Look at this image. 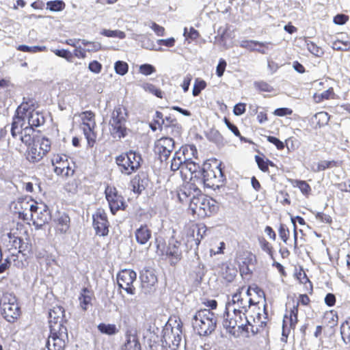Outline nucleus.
I'll list each match as a JSON object with an SVG mask.
<instances>
[{
    "label": "nucleus",
    "mask_w": 350,
    "mask_h": 350,
    "mask_svg": "<svg viewBox=\"0 0 350 350\" xmlns=\"http://www.w3.org/2000/svg\"><path fill=\"white\" fill-rule=\"evenodd\" d=\"M338 166V162L336 161H321L318 163L315 172H320L325 170L328 168H332Z\"/></svg>",
    "instance_id": "nucleus-57"
},
{
    "label": "nucleus",
    "mask_w": 350,
    "mask_h": 350,
    "mask_svg": "<svg viewBox=\"0 0 350 350\" xmlns=\"http://www.w3.org/2000/svg\"><path fill=\"white\" fill-rule=\"evenodd\" d=\"M189 185H183L178 193V197L180 202H187L189 198L193 197V193L190 191Z\"/></svg>",
    "instance_id": "nucleus-55"
},
{
    "label": "nucleus",
    "mask_w": 350,
    "mask_h": 350,
    "mask_svg": "<svg viewBox=\"0 0 350 350\" xmlns=\"http://www.w3.org/2000/svg\"><path fill=\"white\" fill-rule=\"evenodd\" d=\"M246 318L245 312L226 306L223 322L224 327L230 335L234 337H240L242 332L244 331L243 326Z\"/></svg>",
    "instance_id": "nucleus-6"
},
{
    "label": "nucleus",
    "mask_w": 350,
    "mask_h": 350,
    "mask_svg": "<svg viewBox=\"0 0 350 350\" xmlns=\"http://www.w3.org/2000/svg\"><path fill=\"white\" fill-rule=\"evenodd\" d=\"M53 53L58 57H63L68 62H72L73 59L72 53L66 49H56Z\"/></svg>",
    "instance_id": "nucleus-63"
},
{
    "label": "nucleus",
    "mask_w": 350,
    "mask_h": 350,
    "mask_svg": "<svg viewBox=\"0 0 350 350\" xmlns=\"http://www.w3.org/2000/svg\"><path fill=\"white\" fill-rule=\"evenodd\" d=\"M338 321V315L336 311L331 310L327 311L323 316V323L325 326L331 328L337 325Z\"/></svg>",
    "instance_id": "nucleus-34"
},
{
    "label": "nucleus",
    "mask_w": 350,
    "mask_h": 350,
    "mask_svg": "<svg viewBox=\"0 0 350 350\" xmlns=\"http://www.w3.org/2000/svg\"><path fill=\"white\" fill-rule=\"evenodd\" d=\"M51 164L53 172L57 176L69 177L75 174V163L68 160L66 154H53L51 157Z\"/></svg>",
    "instance_id": "nucleus-11"
},
{
    "label": "nucleus",
    "mask_w": 350,
    "mask_h": 350,
    "mask_svg": "<svg viewBox=\"0 0 350 350\" xmlns=\"http://www.w3.org/2000/svg\"><path fill=\"white\" fill-rule=\"evenodd\" d=\"M65 318V310L62 306H55L50 310L49 312V323L50 329L55 327L56 329L66 327L64 325Z\"/></svg>",
    "instance_id": "nucleus-22"
},
{
    "label": "nucleus",
    "mask_w": 350,
    "mask_h": 350,
    "mask_svg": "<svg viewBox=\"0 0 350 350\" xmlns=\"http://www.w3.org/2000/svg\"><path fill=\"white\" fill-rule=\"evenodd\" d=\"M185 179L189 180V181L185 184V185H189V187H190V191L193 193V198L196 197V195H198L201 193V190L200 189L199 186H204V183H198V179H201L200 177L193 178L192 176H188V174H185Z\"/></svg>",
    "instance_id": "nucleus-38"
},
{
    "label": "nucleus",
    "mask_w": 350,
    "mask_h": 350,
    "mask_svg": "<svg viewBox=\"0 0 350 350\" xmlns=\"http://www.w3.org/2000/svg\"><path fill=\"white\" fill-rule=\"evenodd\" d=\"M191 153L192 156L198 154L197 150L194 145H185L180 147V148L174 153L170 165V169L172 171H177L182 170L184 166L185 162L187 160H189L188 158V154Z\"/></svg>",
    "instance_id": "nucleus-16"
},
{
    "label": "nucleus",
    "mask_w": 350,
    "mask_h": 350,
    "mask_svg": "<svg viewBox=\"0 0 350 350\" xmlns=\"http://www.w3.org/2000/svg\"><path fill=\"white\" fill-rule=\"evenodd\" d=\"M140 280L144 288H150L157 283V277L150 269H144L140 273Z\"/></svg>",
    "instance_id": "nucleus-27"
},
{
    "label": "nucleus",
    "mask_w": 350,
    "mask_h": 350,
    "mask_svg": "<svg viewBox=\"0 0 350 350\" xmlns=\"http://www.w3.org/2000/svg\"><path fill=\"white\" fill-rule=\"evenodd\" d=\"M278 234L281 240L287 243L290 238V230L287 226L284 224H280L278 228Z\"/></svg>",
    "instance_id": "nucleus-54"
},
{
    "label": "nucleus",
    "mask_w": 350,
    "mask_h": 350,
    "mask_svg": "<svg viewBox=\"0 0 350 350\" xmlns=\"http://www.w3.org/2000/svg\"><path fill=\"white\" fill-rule=\"evenodd\" d=\"M94 298V292L84 287L81 289L79 296V306L83 311H86L89 306L92 305V301Z\"/></svg>",
    "instance_id": "nucleus-29"
},
{
    "label": "nucleus",
    "mask_w": 350,
    "mask_h": 350,
    "mask_svg": "<svg viewBox=\"0 0 350 350\" xmlns=\"http://www.w3.org/2000/svg\"><path fill=\"white\" fill-rule=\"evenodd\" d=\"M255 161L257 163L258 168L263 172H269V167H275V163L266 158L265 156L262 154V155H256L255 156Z\"/></svg>",
    "instance_id": "nucleus-37"
},
{
    "label": "nucleus",
    "mask_w": 350,
    "mask_h": 350,
    "mask_svg": "<svg viewBox=\"0 0 350 350\" xmlns=\"http://www.w3.org/2000/svg\"><path fill=\"white\" fill-rule=\"evenodd\" d=\"M289 181L294 187L299 188L304 196H308L311 193V187L306 181L297 179H291Z\"/></svg>",
    "instance_id": "nucleus-39"
},
{
    "label": "nucleus",
    "mask_w": 350,
    "mask_h": 350,
    "mask_svg": "<svg viewBox=\"0 0 350 350\" xmlns=\"http://www.w3.org/2000/svg\"><path fill=\"white\" fill-rule=\"evenodd\" d=\"M16 49L19 51L22 52H27V53H37L43 51L45 49L44 46H28L27 45H19L17 46Z\"/></svg>",
    "instance_id": "nucleus-60"
},
{
    "label": "nucleus",
    "mask_w": 350,
    "mask_h": 350,
    "mask_svg": "<svg viewBox=\"0 0 350 350\" xmlns=\"http://www.w3.org/2000/svg\"><path fill=\"white\" fill-rule=\"evenodd\" d=\"M163 124L164 119L163 113L157 111L153 117L152 122L150 124V127L153 131H155L157 129H161Z\"/></svg>",
    "instance_id": "nucleus-46"
},
{
    "label": "nucleus",
    "mask_w": 350,
    "mask_h": 350,
    "mask_svg": "<svg viewBox=\"0 0 350 350\" xmlns=\"http://www.w3.org/2000/svg\"><path fill=\"white\" fill-rule=\"evenodd\" d=\"M257 46H264L262 42L252 40H243L240 42V46L250 51L263 52Z\"/></svg>",
    "instance_id": "nucleus-42"
},
{
    "label": "nucleus",
    "mask_w": 350,
    "mask_h": 350,
    "mask_svg": "<svg viewBox=\"0 0 350 350\" xmlns=\"http://www.w3.org/2000/svg\"><path fill=\"white\" fill-rule=\"evenodd\" d=\"M21 208L29 210L30 218L33 225L42 227L49 223L51 219V212L46 205L41 204L38 206L37 202L31 201L21 202Z\"/></svg>",
    "instance_id": "nucleus-8"
},
{
    "label": "nucleus",
    "mask_w": 350,
    "mask_h": 350,
    "mask_svg": "<svg viewBox=\"0 0 350 350\" xmlns=\"http://www.w3.org/2000/svg\"><path fill=\"white\" fill-rule=\"evenodd\" d=\"M310 298L308 296V294H299L297 301H295L294 299L292 301V306H296L297 305V308L299 309V306H309L310 305Z\"/></svg>",
    "instance_id": "nucleus-56"
},
{
    "label": "nucleus",
    "mask_w": 350,
    "mask_h": 350,
    "mask_svg": "<svg viewBox=\"0 0 350 350\" xmlns=\"http://www.w3.org/2000/svg\"><path fill=\"white\" fill-rule=\"evenodd\" d=\"M38 107V102L34 98H23V102L16 108L12 118L10 132L14 138L18 135L19 126H25L24 124L35 128L44 124V116L36 110Z\"/></svg>",
    "instance_id": "nucleus-1"
},
{
    "label": "nucleus",
    "mask_w": 350,
    "mask_h": 350,
    "mask_svg": "<svg viewBox=\"0 0 350 350\" xmlns=\"http://www.w3.org/2000/svg\"><path fill=\"white\" fill-rule=\"evenodd\" d=\"M259 245L262 251L266 252L271 259H274V249L271 243H270L264 237H258Z\"/></svg>",
    "instance_id": "nucleus-40"
},
{
    "label": "nucleus",
    "mask_w": 350,
    "mask_h": 350,
    "mask_svg": "<svg viewBox=\"0 0 350 350\" xmlns=\"http://www.w3.org/2000/svg\"><path fill=\"white\" fill-rule=\"evenodd\" d=\"M0 311L8 322H15L21 316V310L16 296L4 293L0 298Z\"/></svg>",
    "instance_id": "nucleus-7"
},
{
    "label": "nucleus",
    "mask_w": 350,
    "mask_h": 350,
    "mask_svg": "<svg viewBox=\"0 0 350 350\" xmlns=\"http://www.w3.org/2000/svg\"><path fill=\"white\" fill-rule=\"evenodd\" d=\"M174 148V141L171 137H163L157 139L154 146V151L161 161L168 159Z\"/></svg>",
    "instance_id": "nucleus-18"
},
{
    "label": "nucleus",
    "mask_w": 350,
    "mask_h": 350,
    "mask_svg": "<svg viewBox=\"0 0 350 350\" xmlns=\"http://www.w3.org/2000/svg\"><path fill=\"white\" fill-rule=\"evenodd\" d=\"M332 47L334 50L347 51L350 50V42L337 40L333 42Z\"/></svg>",
    "instance_id": "nucleus-59"
},
{
    "label": "nucleus",
    "mask_w": 350,
    "mask_h": 350,
    "mask_svg": "<svg viewBox=\"0 0 350 350\" xmlns=\"http://www.w3.org/2000/svg\"><path fill=\"white\" fill-rule=\"evenodd\" d=\"M8 237L10 239V242H12V247L15 250H18V252L25 253L30 251L31 247L23 243L21 235H18V233L15 232L14 229H10Z\"/></svg>",
    "instance_id": "nucleus-26"
},
{
    "label": "nucleus",
    "mask_w": 350,
    "mask_h": 350,
    "mask_svg": "<svg viewBox=\"0 0 350 350\" xmlns=\"http://www.w3.org/2000/svg\"><path fill=\"white\" fill-rule=\"evenodd\" d=\"M207 231L206 226L203 223L189 222L185 226V237L187 242L194 241L199 245Z\"/></svg>",
    "instance_id": "nucleus-17"
},
{
    "label": "nucleus",
    "mask_w": 350,
    "mask_h": 350,
    "mask_svg": "<svg viewBox=\"0 0 350 350\" xmlns=\"http://www.w3.org/2000/svg\"><path fill=\"white\" fill-rule=\"evenodd\" d=\"M217 268L219 269V273L228 282L234 280L237 275V271L234 267H230L227 262H222Z\"/></svg>",
    "instance_id": "nucleus-30"
},
{
    "label": "nucleus",
    "mask_w": 350,
    "mask_h": 350,
    "mask_svg": "<svg viewBox=\"0 0 350 350\" xmlns=\"http://www.w3.org/2000/svg\"><path fill=\"white\" fill-rule=\"evenodd\" d=\"M336 94L334 92V88L330 87L327 90L323 92L321 94L314 93L313 94V100L316 103H320L325 100H331L336 98Z\"/></svg>",
    "instance_id": "nucleus-36"
},
{
    "label": "nucleus",
    "mask_w": 350,
    "mask_h": 350,
    "mask_svg": "<svg viewBox=\"0 0 350 350\" xmlns=\"http://www.w3.org/2000/svg\"><path fill=\"white\" fill-rule=\"evenodd\" d=\"M98 331L103 334L111 336L118 332V329L115 324H106L101 323L97 326Z\"/></svg>",
    "instance_id": "nucleus-43"
},
{
    "label": "nucleus",
    "mask_w": 350,
    "mask_h": 350,
    "mask_svg": "<svg viewBox=\"0 0 350 350\" xmlns=\"http://www.w3.org/2000/svg\"><path fill=\"white\" fill-rule=\"evenodd\" d=\"M115 162L122 174L130 176L141 167L143 159L139 153L130 150L116 156Z\"/></svg>",
    "instance_id": "nucleus-4"
},
{
    "label": "nucleus",
    "mask_w": 350,
    "mask_h": 350,
    "mask_svg": "<svg viewBox=\"0 0 350 350\" xmlns=\"http://www.w3.org/2000/svg\"><path fill=\"white\" fill-rule=\"evenodd\" d=\"M55 231L62 234L66 233L70 228V217L64 213L54 220Z\"/></svg>",
    "instance_id": "nucleus-31"
},
{
    "label": "nucleus",
    "mask_w": 350,
    "mask_h": 350,
    "mask_svg": "<svg viewBox=\"0 0 350 350\" xmlns=\"http://www.w3.org/2000/svg\"><path fill=\"white\" fill-rule=\"evenodd\" d=\"M68 341V336L66 327L50 329V335L46 341V347L49 350H65Z\"/></svg>",
    "instance_id": "nucleus-13"
},
{
    "label": "nucleus",
    "mask_w": 350,
    "mask_h": 350,
    "mask_svg": "<svg viewBox=\"0 0 350 350\" xmlns=\"http://www.w3.org/2000/svg\"><path fill=\"white\" fill-rule=\"evenodd\" d=\"M139 71L141 74L148 76L154 73L156 71V69L151 64H144L139 66Z\"/></svg>",
    "instance_id": "nucleus-64"
},
{
    "label": "nucleus",
    "mask_w": 350,
    "mask_h": 350,
    "mask_svg": "<svg viewBox=\"0 0 350 350\" xmlns=\"http://www.w3.org/2000/svg\"><path fill=\"white\" fill-rule=\"evenodd\" d=\"M255 88L260 92H271L273 87L265 81H257L254 83Z\"/></svg>",
    "instance_id": "nucleus-62"
},
{
    "label": "nucleus",
    "mask_w": 350,
    "mask_h": 350,
    "mask_svg": "<svg viewBox=\"0 0 350 350\" xmlns=\"http://www.w3.org/2000/svg\"><path fill=\"white\" fill-rule=\"evenodd\" d=\"M128 113L126 108L122 105L116 106L111 113L110 120L126 121Z\"/></svg>",
    "instance_id": "nucleus-33"
},
{
    "label": "nucleus",
    "mask_w": 350,
    "mask_h": 350,
    "mask_svg": "<svg viewBox=\"0 0 350 350\" xmlns=\"http://www.w3.org/2000/svg\"><path fill=\"white\" fill-rule=\"evenodd\" d=\"M130 185L135 193H141L145 189L144 181L139 175L135 176L131 180Z\"/></svg>",
    "instance_id": "nucleus-41"
},
{
    "label": "nucleus",
    "mask_w": 350,
    "mask_h": 350,
    "mask_svg": "<svg viewBox=\"0 0 350 350\" xmlns=\"http://www.w3.org/2000/svg\"><path fill=\"white\" fill-rule=\"evenodd\" d=\"M143 88L146 92L152 94L157 98H162L163 96V93L161 90L152 83H147L144 84Z\"/></svg>",
    "instance_id": "nucleus-50"
},
{
    "label": "nucleus",
    "mask_w": 350,
    "mask_h": 350,
    "mask_svg": "<svg viewBox=\"0 0 350 350\" xmlns=\"http://www.w3.org/2000/svg\"><path fill=\"white\" fill-rule=\"evenodd\" d=\"M297 305L291 306V303L286 304V308L282 321V340L286 341L291 330H294L299 321Z\"/></svg>",
    "instance_id": "nucleus-12"
},
{
    "label": "nucleus",
    "mask_w": 350,
    "mask_h": 350,
    "mask_svg": "<svg viewBox=\"0 0 350 350\" xmlns=\"http://www.w3.org/2000/svg\"><path fill=\"white\" fill-rule=\"evenodd\" d=\"M243 327H244V331L242 332V333H241V336H243L250 337V334L252 335H254L258 332V329L256 328V329H254V326L253 325H252L251 323H250L249 321L247 320V319H245V321L244 322Z\"/></svg>",
    "instance_id": "nucleus-61"
},
{
    "label": "nucleus",
    "mask_w": 350,
    "mask_h": 350,
    "mask_svg": "<svg viewBox=\"0 0 350 350\" xmlns=\"http://www.w3.org/2000/svg\"><path fill=\"white\" fill-rule=\"evenodd\" d=\"M197 154H194V156H192L191 153L188 154V158L189 160H187V161L185 162L184 166H183V168L181 170V174H183L185 173V171L189 172V175L188 176H192L193 178L196 177H200L202 174V169H200V165L192 161L193 157H196Z\"/></svg>",
    "instance_id": "nucleus-25"
},
{
    "label": "nucleus",
    "mask_w": 350,
    "mask_h": 350,
    "mask_svg": "<svg viewBox=\"0 0 350 350\" xmlns=\"http://www.w3.org/2000/svg\"><path fill=\"white\" fill-rule=\"evenodd\" d=\"M206 87V82L204 80L199 78L196 79L192 91L193 96H198Z\"/></svg>",
    "instance_id": "nucleus-52"
},
{
    "label": "nucleus",
    "mask_w": 350,
    "mask_h": 350,
    "mask_svg": "<svg viewBox=\"0 0 350 350\" xmlns=\"http://www.w3.org/2000/svg\"><path fill=\"white\" fill-rule=\"evenodd\" d=\"M93 227L96 234L100 237L107 236L109 233V221L105 210L98 208L92 215Z\"/></svg>",
    "instance_id": "nucleus-20"
},
{
    "label": "nucleus",
    "mask_w": 350,
    "mask_h": 350,
    "mask_svg": "<svg viewBox=\"0 0 350 350\" xmlns=\"http://www.w3.org/2000/svg\"><path fill=\"white\" fill-rule=\"evenodd\" d=\"M124 350H141V345L136 334H126Z\"/></svg>",
    "instance_id": "nucleus-32"
},
{
    "label": "nucleus",
    "mask_w": 350,
    "mask_h": 350,
    "mask_svg": "<svg viewBox=\"0 0 350 350\" xmlns=\"http://www.w3.org/2000/svg\"><path fill=\"white\" fill-rule=\"evenodd\" d=\"M81 120V129L87 139L88 146L92 148L97 139V133L95 131L96 128V114L91 110L83 111L80 114Z\"/></svg>",
    "instance_id": "nucleus-9"
},
{
    "label": "nucleus",
    "mask_w": 350,
    "mask_h": 350,
    "mask_svg": "<svg viewBox=\"0 0 350 350\" xmlns=\"http://www.w3.org/2000/svg\"><path fill=\"white\" fill-rule=\"evenodd\" d=\"M314 119L319 127L326 125L329 120V115L326 111H320L314 115Z\"/></svg>",
    "instance_id": "nucleus-49"
},
{
    "label": "nucleus",
    "mask_w": 350,
    "mask_h": 350,
    "mask_svg": "<svg viewBox=\"0 0 350 350\" xmlns=\"http://www.w3.org/2000/svg\"><path fill=\"white\" fill-rule=\"evenodd\" d=\"M247 288L245 286L239 288L232 295V302H229L226 306L232 307L239 311L246 313L251 306V303L255 301L254 299L250 297Z\"/></svg>",
    "instance_id": "nucleus-14"
},
{
    "label": "nucleus",
    "mask_w": 350,
    "mask_h": 350,
    "mask_svg": "<svg viewBox=\"0 0 350 350\" xmlns=\"http://www.w3.org/2000/svg\"><path fill=\"white\" fill-rule=\"evenodd\" d=\"M126 121L109 120V131L113 137L119 139L125 137L128 134L126 126Z\"/></svg>",
    "instance_id": "nucleus-24"
},
{
    "label": "nucleus",
    "mask_w": 350,
    "mask_h": 350,
    "mask_svg": "<svg viewBox=\"0 0 350 350\" xmlns=\"http://www.w3.org/2000/svg\"><path fill=\"white\" fill-rule=\"evenodd\" d=\"M307 49L316 57H321L324 54L323 49L319 46L316 43L309 41L306 44Z\"/></svg>",
    "instance_id": "nucleus-53"
},
{
    "label": "nucleus",
    "mask_w": 350,
    "mask_h": 350,
    "mask_svg": "<svg viewBox=\"0 0 350 350\" xmlns=\"http://www.w3.org/2000/svg\"><path fill=\"white\" fill-rule=\"evenodd\" d=\"M46 5V9L51 12H61L66 8V3L62 0L49 1Z\"/></svg>",
    "instance_id": "nucleus-47"
},
{
    "label": "nucleus",
    "mask_w": 350,
    "mask_h": 350,
    "mask_svg": "<svg viewBox=\"0 0 350 350\" xmlns=\"http://www.w3.org/2000/svg\"><path fill=\"white\" fill-rule=\"evenodd\" d=\"M25 126H19L18 134H21V140L26 146H30L34 143L36 137V133H40L36 131V128L29 126L24 124Z\"/></svg>",
    "instance_id": "nucleus-23"
},
{
    "label": "nucleus",
    "mask_w": 350,
    "mask_h": 350,
    "mask_svg": "<svg viewBox=\"0 0 350 350\" xmlns=\"http://www.w3.org/2000/svg\"><path fill=\"white\" fill-rule=\"evenodd\" d=\"M114 70L118 75L123 76L129 71V64L126 62L118 60L114 64Z\"/></svg>",
    "instance_id": "nucleus-51"
},
{
    "label": "nucleus",
    "mask_w": 350,
    "mask_h": 350,
    "mask_svg": "<svg viewBox=\"0 0 350 350\" xmlns=\"http://www.w3.org/2000/svg\"><path fill=\"white\" fill-rule=\"evenodd\" d=\"M340 334L345 343L350 342V317L342 323L340 325Z\"/></svg>",
    "instance_id": "nucleus-45"
},
{
    "label": "nucleus",
    "mask_w": 350,
    "mask_h": 350,
    "mask_svg": "<svg viewBox=\"0 0 350 350\" xmlns=\"http://www.w3.org/2000/svg\"><path fill=\"white\" fill-rule=\"evenodd\" d=\"M189 210L193 216L204 218L216 215L219 210V205L213 198L200 195L191 199Z\"/></svg>",
    "instance_id": "nucleus-3"
},
{
    "label": "nucleus",
    "mask_w": 350,
    "mask_h": 350,
    "mask_svg": "<svg viewBox=\"0 0 350 350\" xmlns=\"http://www.w3.org/2000/svg\"><path fill=\"white\" fill-rule=\"evenodd\" d=\"M247 292L249 295H251L250 297L255 300V301L251 303L252 305H258L260 302H265V295L264 291L259 288H247Z\"/></svg>",
    "instance_id": "nucleus-35"
},
{
    "label": "nucleus",
    "mask_w": 350,
    "mask_h": 350,
    "mask_svg": "<svg viewBox=\"0 0 350 350\" xmlns=\"http://www.w3.org/2000/svg\"><path fill=\"white\" fill-rule=\"evenodd\" d=\"M192 325L200 336H206L215 330L217 317L209 309L200 310L193 318Z\"/></svg>",
    "instance_id": "nucleus-5"
},
{
    "label": "nucleus",
    "mask_w": 350,
    "mask_h": 350,
    "mask_svg": "<svg viewBox=\"0 0 350 350\" xmlns=\"http://www.w3.org/2000/svg\"><path fill=\"white\" fill-rule=\"evenodd\" d=\"M38 144L39 148L34 144L27 146L25 156V159L31 163H37L41 161L51 150V142L48 138L42 137L38 142Z\"/></svg>",
    "instance_id": "nucleus-10"
},
{
    "label": "nucleus",
    "mask_w": 350,
    "mask_h": 350,
    "mask_svg": "<svg viewBox=\"0 0 350 350\" xmlns=\"http://www.w3.org/2000/svg\"><path fill=\"white\" fill-rule=\"evenodd\" d=\"M221 163L217 160L206 162L202 168L201 179H198L199 183L213 190L221 187L226 181L225 175L221 167Z\"/></svg>",
    "instance_id": "nucleus-2"
},
{
    "label": "nucleus",
    "mask_w": 350,
    "mask_h": 350,
    "mask_svg": "<svg viewBox=\"0 0 350 350\" xmlns=\"http://www.w3.org/2000/svg\"><path fill=\"white\" fill-rule=\"evenodd\" d=\"M135 237L139 244L145 245L151 239L152 231L147 224H143L136 229Z\"/></svg>",
    "instance_id": "nucleus-28"
},
{
    "label": "nucleus",
    "mask_w": 350,
    "mask_h": 350,
    "mask_svg": "<svg viewBox=\"0 0 350 350\" xmlns=\"http://www.w3.org/2000/svg\"><path fill=\"white\" fill-rule=\"evenodd\" d=\"M102 36L108 38H118L120 39H124L126 38V33L120 30H110L104 29L100 31Z\"/></svg>",
    "instance_id": "nucleus-48"
},
{
    "label": "nucleus",
    "mask_w": 350,
    "mask_h": 350,
    "mask_svg": "<svg viewBox=\"0 0 350 350\" xmlns=\"http://www.w3.org/2000/svg\"><path fill=\"white\" fill-rule=\"evenodd\" d=\"M105 193L113 215H115L120 210L124 211L126 209L127 205L124 200V198L118 193L115 187L107 185Z\"/></svg>",
    "instance_id": "nucleus-15"
},
{
    "label": "nucleus",
    "mask_w": 350,
    "mask_h": 350,
    "mask_svg": "<svg viewBox=\"0 0 350 350\" xmlns=\"http://www.w3.org/2000/svg\"><path fill=\"white\" fill-rule=\"evenodd\" d=\"M137 274L131 269H123L117 275V282L120 288L124 289L127 294L135 295L136 288L133 282L136 280Z\"/></svg>",
    "instance_id": "nucleus-19"
},
{
    "label": "nucleus",
    "mask_w": 350,
    "mask_h": 350,
    "mask_svg": "<svg viewBox=\"0 0 350 350\" xmlns=\"http://www.w3.org/2000/svg\"><path fill=\"white\" fill-rule=\"evenodd\" d=\"M296 221H297L300 225H305L306 221L301 216H296L295 217H291V222L293 225V238H294V249L296 250L298 248V234L297 231V224Z\"/></svg>",
    "instance_id": "nucleus-44"
},
{
    "label": "nucleus",
    "mask_w": 350,
    "mask_h": 350,
    "mask_svg": "<svg viewBox=\"0 0 350 350\" xmlns=\"http://www.w3.org/2000/svg\"><path fill=\"white\" fill-rule=\"evenodd\" d=\"M181 243L177 240H172L165 251V255L171 265H176L182 258Z\"/></svg>",
    "instance_id": "nucleus-21"
},
{
    "label": "nucleus",
    "mask_w": 350,
    "mask_h": 350,
    "mask_svg": "<svg viewBox=\"0 0 350 350\" xmlns=\"http://www.w3.org/2000/svg\"><path fill=\"white\" fill-rule=\"evenodd\" d=\"M81 42L83 46H90V48L87 49V51L88 52H97L102 49V46L100 42H92L86 40H81Z\"/></svg>",
    "instance_id": "nucleus-58"
}]
</instances>
